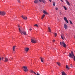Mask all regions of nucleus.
<instances>
[{"label": "nucleus", "mask_w": 75, "mask_h": 75, "mask_svg": "<svg viewBox=\"0 0 75 75\" xmlns=\"http://www.w3.org/2000/svg\"><path fill=\"white\" fill-rule=\"evenodd\" d=\"M19 30V31L21 33V34H22V33L24 35H26L27 34H26V32L24 31V30L22 29V28L20 27V28H18Z\"/></svg>", "instance_id": "f257e3e1"}, {"label": "nucleus", "mask_w": 75, "mask_h": 75, "mask_svg": "<svg viewBox=\"0 0 75 75\" xmlns=\"http://www.w3.org/2000/svg\"><path fill=\"white\" fill-rule=\"evenodd\" d=\"M71 54H69V57L70 58H74V61H75V56L74 54V52L72 51H71Z\"/></svg>", "instance_id": "f03ea898"}, {"label": "nucleus", "mask_w": 75, "mask_h": 75, "mask_svg": "<svg viewBox=\"0 0 75 75\" xmlns=\"http://www.w3.org/2000/svg\"><path fill=\"white\" fill-rule=\"evenodd\" d=\"M60 44L61 47L63 46L64 47V48H65V47H67V45L65 44L64 42H60Z\"/></svg>", "instance_id": "7ed1b4c3"}, {"label": "nucleus", "mask_w": 75, "mask_h": 75, "mask_svg": "<svg viewBox=\"0 0 75 75\" xmlns=\"http://www.w3.org/2000/svg\"><path fill=\"white\" fill-rule=\"evenodd\" d=\"M31 42L34 44L35 43H36L37 40H36L35 38H33L31 39Z\"/></svg>", "instance_id": "20e7f679"}, {"label": "nucleus", "mask_w": 75, "mask_h": 75, "mask_svg": "<svg viewBox=\"0 0 75 75\" xmlns=\"http://www.w3.org/2000/svg\"><path fill=\"white\" fill-rule=\"evenodd\" d=\"M23 69L24 71H25V72H27V71H28V69H27V67L25 66H24L23 67Z\"/></svg>", "instance_id": "39448f33"}, {"label": "nucleus", "mask_w": 75, "mask_h": 75, "mask_svg": "<svg viewBox=\"0 0 75 75\" xmlns=\"http://www.w3.org/2000/svg\"><path fill=\"white\" fill-rule=\"evenodd\" d=\"M6 12H5L2 11L1 15H2V16H5V15H6Z\"/></svg>", "instance_id": "423d86ee"}, {"label": "nucleus", "mask_w": 75, "mask_h": 75, "mask_svg": "<svg viewBox=\"0 0 75 75\" xmlns=\"http://www.w3.org/2000/svg\"><path fill=\"white\" fill-rule=\"evenodd\" d=\"M21 17H22V18H23V19H24V20H27V17H24V16H21Z\"/></svg>", "instance_id": "0eeeda50"}, {"label": "nucleus", "mask_w": 75, "mask_h": 75, "mask_svg": "<svg viewBox=\"0 0 75 75\" xmlns=\"http://www.w3.org/2000/svg\"><path fill=\"white\" fill-rule=\"evenodd\" d=\"M64 27L65 30H67L68 28V26H67V25L66 24L64 25Z\"/></svg>", "instance_id": "6e6552de"}, {"label": "nucleus", "mask_w": 75, "mask_h": 75, "mask_svg": "<svg viewBox=\"0 0 75 75\" xmlns=\"http://www.w3.org/2000/svg\"><path fill=\"white\" fill-rule=\"evenodd\" d=\"M28 50H29V48L26 47L25 48V51H26V52H28Z\"/></svg>", "instance_id": "1a4fd4ad"}, {"label": "nucleus", "mask_w": 75, "mask_h": 75, "mask_svg": "<svg viewBox=\"0 0 75 75\" xmlns=\"http://www.w3.org/2000/svg\"><path fill=\"white\" fill-rule=\"evenodd\" d=\"M43 12L45 14H46V15L48 14V13H47V12L46 11H44V10L43 11Z\"/></svg>", "instance_id": "9d476101"}, {"label": "nucleus", "mask_w": 75, "mask_h": 75, "mask_svg": "<svg viewBox=\"0 0 75 75\" xmlns=\"http://www.w3.org/2000/svg\"><path fill=\"white\" fill-rule=\"evenodd\" d=\"M64 37L65 36H64V35H61V38L62 40H64Z\"/></svg>", "instance_id": "9b49d317"}, {"label": "nucleus", "mask_w": 75, "mask_h": 75, "mask_svg": "<svg viewBox=\"0 0 75 75\" xmlns=\"http://www.w3.org/2000/svg\"><path fill=\"white\" fill-rule=\"evenodd\" d=\"M64 37L65 36H64V35H61V38L62 40H64Z\"/></svg>", "instance_id": "f8f14e48"}, {"label": "nucleus", "mask_w": 75, "mask_h": 75, "mask_svg": "<svg viewBox=\"0 0 75 75\" xmlns=\"http://www.w3.org/2000/svg\"><path fill=\"white\" fill-rule=\"evenodd\" d=\"M62 75H67V74L64 72V71H62Z\"/></svg>", "instance_id": "ddd939ff"}, {"label": "nucleus", "mask_w": 75, "mask_h": 75, "mask_svg": "<svg viewBox=\"0 0 75 75\" xmlns=\"http://www.w3.org/2000/svg\"><path fill=\"white\" fill-rule=\"evenodd\" d=\"M8 61V59L6 57H5V62H7Z\"/></svg>", "instance_id": "4468645a"}, {"label": "nucleus", "mask_w": 75, "mask_h": 75, "mask_svg": "<svg viewBox=\"0 0 75 75\" xmlns=\"http://www.w3.org/2000/svg\"><path fill=\"white\" fill-rule=\"evenodd\" d=\"M40 59L41 62H44V61H43V59H44V58H43L42 57H40Z\"/></svg>", "instance_id": "2eb2a0df"}, {"label": "nucleus", "mask_w": 75, "mask_h": 75, "mask_svg": "<svg viewBox=\"0 0 75 75\" xmlns=\"http://www.w3.org/2000/svg\"><path fill=\"white\" fill-rule=\"evenodd\" d=\"M48 29L49 30V33H51V28H50L48 27Z\"/></svg>", "instance_id": "dca6fc26"}, {"label": "nucleus", "mask_w": 75, "mask_h": 75, "mask_svg": "<svg viewBox=\"0 0 75 75\" xmlns=\"http://www.w3.org/2000/svg\"><path fill=\"white\" fill-rule=\"evenodd\" d=\"M15 47H16V46H13V50L14 51H15Z\"/></svg>", "instance_id": "f3484780"}, {"label": "nucleus", "mask_w": 75, "mask_h": 75, "mask_svg": "<svg viewBox=\"0 0 75 75\" xmlns=\"http://www.w3.org/2000/svg\"><path fill=\"white\" fill-rule=\"evenodd\" d=\"M38 0H35L34 1V3H35L36 4L37 3H38Z\"/></svg>", "instance_id": "a211bd4d"}, {"label": "nucleus", "mask_w": 75, "mask_h": 75, "mask_svg": "<svg viewBox=\"0 0 75 75\" xmlns=\"http://www.w3.org/2000/svg\"><path fill=\"white\" fill-rule=\"evenodd\" d=\"M67 1V5H68L69 6H70V4L69 3V2H68V1Z\"/></svg>", "instance_id": "6ab92c4d"}, {"label": "nucleus", "mask_w": 75, "mask_h": 75, "mask_svg": "<svg viewBox=\"0 0 75 75\" xmlns=\"http://www.w3.org/2000/svg\"><path fill=\"white\" fill-rule=\"evenodd\" d=\"M44 17H45V15L44 14L43 15H42V17L41 18V19H43Z\"/></svg>", "instance_id": "aec40b11"}, {"label": "nucleus", "mask_w": 75, "mask_h": 75, "mask_svg": "<svg viewBox=\"0 0 75 75\" xmlns=\"http://www.w3.org/2000/svg\"><path fill=\"white\" fill-rule=\"evenodd\" d=\"M63 7H64V9L65 10H67V7L64 6Z\"/></svg>", "instance_id": "412c9836"}, {"label": "nucleus", "mask_w": 75, "mask_h": 75, "mask_svg": "<svg viewBox=\"0 0 75 75\" xmlns=\"http://www.w3.org/2000/svg\"><path fill=\"white\" fill-rule=\"evenodd\" d=\"M64 20L65 21H66V20H67V18L66 17H65L64 18Z\"/></svg>", "instance_id": "4be33fe9"}, {"label": "nucleus", "mask_w": 75, "mask_h": 75, "mask_svg": "<svg viewBox=\"0 0 75 75\" xmlns=\"http://www.w3.org/2000/svg\"><path fill=\"white\" fill-rule=\"evenodd\" d=\"M57 64L58 65H59V66H60V65H61V64H60V63H59V62H57Z\"/></svg>", "instance_id": "5701e85b"}, {"label": "nucleus", "mask_w": 75, "mask_h": 75, "mask_svg": "<svg viewBox=\"0 0 75 75\" xmlns=\"http://www.w3.org/2000/svg\"><path fill=\"white\" fill-rule=\"evenodd\" d=\"M66 68L67 69H69V68L68 67V66H67V65L66 66Z\"/></svg>", "instance_id": "b1692460"}, {"label": "nucleus", "mask_w": 75, "mask_h": 75, "mask_svg": "<svg viewBox=\"0 0 75 75\" xmlns=\"http://www.w3.org/2000/svg\"><path fill=\"white\" fill-rule=\"evenodd\" d=\"M53 5L54 6H55V3L54 2L53 3Z\"/></svg>", "instance_id": "393cba45"}, {"label": "nucleus", "mask_w": 75, "mask_h": 75, "mask_svg": "<svg viewBox=\"0 0 75 75\" xmlns=\"http://www.w3.org/2000/svg\"><path fill=\"white\" fill-rule=\"evenodd\" d=\"M42 1L43 3H45V1L44 0H42Z\"/></svg>", "instance_id": "a878e982"}, {"label": "nucleus", "mask_w": 75, "mask_h": 75, "mask_svg": "<svg viewBox=\"0 0 75 75\" xmlns=\"http://www.w3.org/2000/svg\"><path fill=\"white\" fill-rule=\"evenodd\" d=\"M69 21H70V24H72V21H71V20H69Z\"/></svg>", "instance_id": "bb28decb"}, {"label": "nucleus", "mask_w": 75, "mask_h": 75, "mask_svg": "<svg viewBox=\"0 0 75 75\" xmlns=\"http://www.w3.org/2000/svg\"><path fill=\"white\" fill-rule=\"evenodd\" d=\"M34 26H35V27H38V25L37 24H35L34 25Z\"/></svg>", "instance_id": "cd10ccee"}, {"label": "nucleus", "mask_w": 75, "mask_h": 75, "mask_svg": "<svg viewBox=\"0 0 75 75\" xmlns=\"http://www.w3.org/2000/svg\"><path fill=\"white\" fill-rule=\"evenodd\" d=\"M54 35L55 36V37H56V36H57V34L56 33H54Z\"/></svg>", "instance_id": "c85d7f7f"}, {"label": "nucleus", "mask_w": 75, "mask_h": 75, "mask_svg": "<svg viewBox=\"0 0 75 75\" xmlns=\"http://www.w3.org/2000/svg\"><path fill=\"white\" fill-rule=\"evenodd\" d=\"M66 21V22L67 23H68V24L69 23H68V20H66V21Z\"/></svg>", "instance_id": "c756f323"}, {"label": "nucleus", "mask_w": 75, "mask_h": 75, "mask_svg": "<svg viewBox=\"0 0 75 75\" xmlns=\"http://www.w3.org/2000/svg\"><path fill=\"white\" fill-rule=\"evenodd\" d=\"M30 72H31V73H33V72H34V71H33V70H30Z\"/></svg>", "instance_id": "7c9ffc66"}, {"label": "nucleus", "mask_w": 75, "mask_h": 75, "mask_svg": "<svg viewBox=\"0 0 75 75\" xmlns=\"http://www.w3.org/2000/svg\"><path fill=\"white\" fill-rule=\"evenodd\" d=\"M29 30L30 31H31L32 30V29L31 28H29Z\"/></svg>", "instance_id": "2f4dec72"}, {"label": "nucleus", "mask_w": 75, "mask_h": 75, "mask_svg": "<svg viewBox=\"0 0 75 75\" xmlns=\"http://www.w3.org/2000/svg\"><path fill=\"white\" fill-rule=\"evenodd\" d=\"M55 9H56V10H58V8L56 7L55 8Z\"/></svg>", "instance_id": "473e14b6"}, {"label": "nucleus", "mask_w": 75, "mask_h": 75, "mask_svg": "<svg viewBox=\"0 0 75 75\" xmlns=\"http://www.w3.org/2000/svg\"><path fill=\"white\" fill-rule=\"evenodd\" d=\"M4 58V57H2L1 59L2 60V61H3Z\"/></svg>", "instance_id": "72a5a7b5"}, {"label": "nucleus", "mask_w": 75, "mask_h": 75, "mask_svg": "<svg viewBox=\"0 0 75 75\" xmlns=\"http://www.w3.org/2000/svg\"><path fill=\"white\" fill-rule=\"evenodd\" d=\"M2 12V11H0V15H1Z\"/></svg>", "instance_id": "f704fd0d"}, {"label": "nucleus", "mask_w": 75, "mask_h": 75, "mask_svg": "<svg viewBox=\"0 0 75 75\" xmlns=\"http://www.w3.org/2000/svg\"><path fill=\"white\" fill-rule=\"evenodd\" d=\"M17 0L18 3H20V0Z\"/></svg>", "instance_id": "c9c22d12"}, {"label": "nucleus", "mask_w": 75, "mask_h": 75, "mask_svg": "<svg viewBox=\"0 0 75 75\" xmlns=\"http://www.w3.org/2000/svg\"><path fill=\"white\" fill-rule=\"evenodd\" d=\"M60 15H61L62 14V13H61V12H60L59 13Z\"/></svg>", "instance_id": "e433bc0d"}, {"label": "nucleus", "mask_w": 75, "mask_h": 75, "mask_svg": "<svg viewBox=\"0 0 75 75\" xmlns=\"http://www.w3.org/2000/svg\"><path fill=\"white\" fill-rule=\"evenodd\" d=\"M42 1V0H39V1H40V2H41Z\"/></svg>", "instance_id": "4c0bfd02"}, {"label": "nucleus", "mask_w": 75, "mask_h": 75, "mask_svg": "<svg viewBox=\"0 0 75 75\" xmlns=\"http://www.w3.org/2000/svg\"><path fill=\"white\" fill-rule=\"evenodd\" d=\"M70 66H71V67H73V66H72V64H71V65H70Z\"/></svg>", "instance_id": "58836bf2"}, {"label": "nucleus", "mask_w": 75, "mask_h": 75, "mask_svg": "<svg viewBox=\"0 0 75 75\" xmlns=\"http://www.w3.org/2000/svg\"><path fill=\"white\" fill-rule=\"evenodd\" d=\"M36 75H40V74H38V73H37L36 74Z\"/></svg>", "instance_id": "ea45409f"}, {"label": "nucleus", "mask_w": 75, "mask_h": 75, "mask_svg": "<svg viewBox=\"0 0 75 75\" xmlns=\"http://www.w3.org/2000/svg\"><path fill=\"white\" fill-rule=\"evenodd\" d=\"M49 1H50V2H51V0H49Z\"/></svg>", "instance_id": "a19ab883"}, {"label": "nucleus", "mask_w": 75, "mask_h": 75, "mask_svg": "<svg viewBox=\"0 0 75 75\" xmlns=\"http://www.w3.org/2000/svg\"><path fill=\"white\" fill-rule=\"evenodd\" d=\"M33 73H34V74H35V75H36V73H35V72H33Z\"/></svg>", "instance_id": "79ce46f5"}, {"label": "nucleus", "mask_w": 75, "mask_h": 75, "mask_svg": "<svg viewBox=\"0 0 75 75\" xmlns=\"http://www.w3.org/2000/svg\"><path fill=\"white\" fill-rule=\"evenodd\" d=\"M55 40H53V42H55Z\"/></svg>", "instance_id": "37998d69"}, {"label": "nucleus", "mask_w": 75, "mask_h": 75, "mask_svg": "<svg viewBox=\"0 0 75 75\" xmlns=\"http://www.w3.org/2000/svg\"><path fill=\"white\" fill-rule=\"evenodd\" d=\"M18 27H20L19 28H20V26H18Z\"/></svg>", "instance_id": "c03bdc74"}, {"label": "nucleus", "mask_w": 75, "mask_h": 75, "mask_svg": "<svg viewBox=\"0 0 75 75\" xmlns=\"http://www.w3.org/2000/svg\"><path fill=\"white\" fill-rule=\"evenodd\" d=\"M60 1H62V0H60Z\"/></svg>", "instance_id": "a18cd8bd"}]
</instances>
